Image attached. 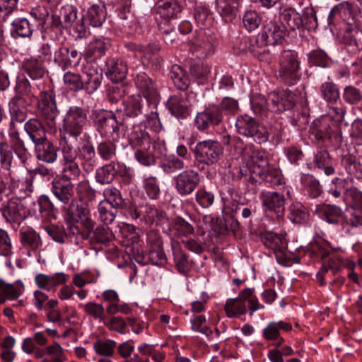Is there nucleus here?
<instances>
[{
  "label": "nucleus",
  "mask_w": 362,
  "mask_h": 362,
  "mask_svg": "<svg viewBox=\"0 0 362 362\" xmlns=\"http://www.w3.org/2000/svg\"><path fill=\"white\" fill-rule=\"evenodd\" d=\"M300 61L298 54L291 49L282 51L279 59V78L288 86L296 84L300 78Z\"/></svg>",
  "instance_id": "1"
},
{
  "label": "nucleus",
  "mask_w": 362,
  "mask_h": 362,
  "mask_svg": "<svg viewBox=\"0 0 362 362\" xmlns=\"http://www.w3.org/2000/svg\"><path fill=\"white\" fill-rule=\"evenodd\" d=\"M54 25L65 29H71L78 38L86 37L88 28L84 22L83 16L78 17V10L72 5H66L61 8L59 19L54 18Z\"/></svg>",
  "instance_id": "2"
},
{
  "label": "nucleus",
  "mask_w": 362,
  "mask_h": 362,
  "mask_svg": "<svg viewBox=\"0 0 362 362\" xmlns=\"http://www.w3.org/2000/svg\"><path fill=\"white\" fill-rule=\"evenodd\" d=\"M192 151L197 163L207 166L218 163L223 156V148L221 144L214 139H206L197 142Z\"/></svg>",
  "instance_id": "3"
},
{
  "label": "nucleus",
  "mask_w": 362,
  "mask_h": 362,
  "mask_svg": "<svg viewBox=\"0 0 362 362\" xmlns=\"http://www.w3.org/2000/svg\"><path fill=\"white\" fill-rule=\"evenodd\" d=\"M245 301L248 302L249 308L252 312L264 308L263 305H259L258 299L254 295L253 290L245 288L240 293L237 298L227 300L224 307L227 316L235 317L245 314L247 312Z\"/></svg>",
  "instance_id": "4"
},
{
  "label": "nucleus",
  "mask_w": 362,
  "mask_h": 362,
  "mask_svg": "<svg viewBox=\"0 0 362 362\" xmlns=\"http://www.w3.org/2000/svg\"><path fill=\"white\" fill-rule=\"evenodd\" d=\"M87 122L85 110L77 106H71L66 111L63 119L64 136L77 139L83 132Z\"/></svg>",
  "instance_id": "5"
},
{
  "label": "nucleus",
  "mask_w": 362,
  "mask_h": 362,
  "mask_svg": "<svg viewBox=\"0 0 362 362\" xmlns=\"http://www.w3.org/2000/svg\"><path fill=\"white\" fill-rule=\"evenodd\" d=\"M37 110L50 129H56L57 117L59 113L52 90H42L37 98Z\"/></svg>",
  "instance_id": "6"
},
{
  "label": "nucleus",
  "mask_w": 362,
  "mask_h": 362,
  "mask_svg": "<svg viewBox=\"0 0 362 362\" xmlns=\"http://www.w3.org/2000/svg\"><path fill=\"white\" fill-rule=\"evenodd\" d=\"M122 110H117L115 114L103 110L94 111L93 123L96 129L104 136H112L119 130V127L124 124L125 117H121Z\"/></svg>",
  "instance_id": "7"
},
{
  "label": "nucleus",
  "mask_w": 362,
  "mask_h": 362,
  "mask_svg": "<svg viewBox=\"0 0 362 362\" xmlns=\"http://www.w3.org/2000/svg\"><path fill=\"white\" fill-rule=\"evenodd\" d=\"M235 127L239 134L252 138L257 144H261L267 141L266 127L250 116L245 115L238 117Z\"/></svg>",
  "instance_id": "8"
},
{
  "label": "nucleus",
  "mask_w": 362,
  "mask_h": 362,
  "mask_svg": "<svg viewBox=\"0 0 362 362\" xmlns=\"http://www.w3.org/2000/svg\"><path fill=\"white\" fill-rule=\"evenodd\" d=\"M286 26L282 23L269 21L267 22L262 32L257 35L256 42L257 46L275 45L281 42L286 35Z\"/></svg>",
  "instance_id": "9"
},
{
  "label": "nucleus",
  "mask_w": 362,
  "mask_h": 362,
  "mask_svg": "<svg viewBox=\"0 0 362 362\" xmlns=\"http://www.w3.org/2000/svg\"><path fill=\"white\" fill-rule=\"evenodd\" d=\"M175 187L181 196L192 194L200 182L199 173L192 169L183 170L173 178Z\"/></svg>",
  "instance_id": "10"
},
{
  "label": "nucleus",
  "mask_w": 362,
  "mask_h": 362,
  "mask_svg": "<svg viewBox=\"0 0 362 362\" xmlns=\"http://www.w3.org/2000/svg\"><path fill=\"white\" fill-rule=\"evenodd\" d=\"M29 211L18 198H11L2 209V215L9 223L19 225L28 216Z\"/></svg>",
  "instance_id": "11"
},
{
  "label": "nucleus",
  "mask_w": 362,
  "mask_h": 362,
  "mask_svg": "<svg viewBox=\"0 0 362 362\" xmlns=\"http://www.w3.org/2000/svg\"><path fill=\"white\" fill-rule=\"evenodd\" d=\"M248 156L250 165L249 167L251 178L255 179V175H262L265 170H268L269 158L265 151L260 148H250L243 152V157Z\"/></svg>",
  "instance_id": "12"
},
{
  "label": "nucleus",
  "mask_w": 362,
  "mask_h": 362,
  "mask_svg": "<svg viewBox=\"0 0 362 362\" xmlns=\"http://www.w3.org/2000/svg\"><path fill=\"white\" fill-rule=\"evenodd\" d=\"M146 243L148 247V258L154 265H163L166 257L163 250V240L159 233L150 230L147 233Z\"/></svg>",
  "instance_id": "13"
},
{
  "label": "nucleus",
  "mask_w": 362,
  "mask_h": 362,
  "mask_svg": "<svg viewBox=\"0 0 362 362\" xmlns=\"http://www.w3.org/2000/svg\"><path fill=\"white\" fill-rule=\"evenodd\" d=\"M267 101L269 112H281L294 106L295 95L288 90H284L279 93L274 92L268 95Z\"/></svg>",
  "instance_id": "14"
},
{
  "label": "nucleus",
  "mask_w": 362,
  "mask_h": 362,
  "mask_svg": "<svg viewBox=\"0 0 362 362\" xmlns=\"http://www.w3.org/2000/svg\"><path fill=\"white\" fill-rule=\"evenodd\" d=\"M263 206L277 218H281L285 212L286 198L279 192H262L260 194Z\"/></svg>",
  "instance_id": "15"
},
{
  "label": "nucleus",
  "mask_w": 362,
  "mask_h": 362,
  "mask_svg": "<svg viewBox=\"0 0 362 362\" xmlns=\"http://www.w3.org/2000/svg\"><path fill=\"white\" fill-rule=\"evenodd\" d=\"M221 122L222 115L216 105L198 112L194 119L195 126L199 131H205L211 126H217Z\"/></svg>",
  "instance_id": "16"
},
{
  "label": "nucleus",
  "mask_w": 362,
  "mask_h": 362,
  "mask_svg": "<svg viewBox=\"0 0 362 362\" xmlns=\"http://www.w3.org/2000/svg\"><path fill=\"white\" fill-rule=\"evenodd\" d=\"M329 253L324 251L321 254V258L323 261L322 267L320 271L316 274V280L319 282L320 286L326 284L325 279L329 274L336 275L341 270V265L342 259L337 256L331 257L328 259Z\"/></svg>",
  "instance_id": "17"
},
{
  "label": "nucleus",
  "mask_w": 362,
  "mask_h": 362,
  "mask_svg": "<svg viewBox=\"0 0 362 362\" xmlns=\"http://www.w3.org/2000/svg\"><path fill=\"white\" fill-rule=\"evenodd\" d=\"M51 191L56 198L64 204H71L74 199V185L69 180L55 178L51 183Z\"/></svg>",
  "instance_id": "18"
},
{
  "label": "nucleus",
  "mask_w": 362,
  "mask_h": 362,
  "mask_svg": "<svg viewBox=\"0 0 362 362\" xmlns=\"http://www.w3.org/2000/svg\"><path fill=\"white\" fill-rule=\"evenodd\" d=\"M136 87L146 100H156L158 89L156 83L144 72H140L134 78Z\"/></svg>",
  "instance_id": "19"
},
{
  "label": "nucleus",
  "mask_w": 362,
  "mask_h": 362,
  "mask_svg": "<svg viewBox=\"0 0 362 362\" xmlns=\"http://www.w3.org/2000/svg\"><path fill=\"white\" fill-rule=\"evenodd\" d=\"M262 241L265 247L274 252L277 258L284 255L287 248V241L283 235L266 232L262 235Z\"/></svg>",
  "instance_id": "20"
},
{
  "label": "nucleus",
  "mask_w": 362,
  "mask_h": 362,
  "mask_svg": "<svg viewBox=\"0 0 362 362\" xmlns=\"http://www.w3.org/2000/svg\"><path fill=\"white\" fill-rule=\"evenodd\" d=\"M315 213L321 218L329 223L337 224L339 218H343L346 221L343 210L334 204H318L315 206Z\"/></svg>",
  "instance_id": "21"
},
{
  "label": "nucleus",
  "mask_w": 362,
  "mask_h": 362,
  "mask_svg": "<svg viewBox=\"0 0 362 362\" xmlns=\"http://www.w3.org/2000/svg\"><path fill=\"white\" fill-rule=\"evenodd\" d=\"M81 59V56L74 49L68 47H61L54 52V61L63 69L76 66Z\"/></svg>",
  "instance_id": "22"
},
{
  "label": "nucleus",
  "mask_w": 362,
  "mask_h": 362,
  "mask_svg": "<svg viewBox=\"0 0 362 362\" xmlns=\"http://www.w3.org/2000/svg\"><path fill=\"white\" fill-rule=\"evenodd\" d=\"M24 130L34 146L47 139L46 129L43 123L37 118H31L24 124Z\"/></svg>",
  "instance_id": "23"
},
{
  "label": "nucleus",
  "mask_w": 362,
  "mask_h": 362,
  "mask_svg": "<svg viewBox=\"0 0 362 362\" xmlns=\"http://www.w3.org/2000/svg\"><path fill=\"white\" fill-rule=\"evenodd\" d=\"M292 327L290 324L284 321L270 322L263 329V337L269 341H276V346H279L284 342L281 337V331H290Z\"/></svg>",
  "instance_id": "24"
},
{
  "label": "nucleus",
  "mask_w": 362,
  "mask_h": 362,
  "mask_svg": "<svg viewBox=\"0 0 362 362\" xmlns=\"http://www.w3.org/2000/svg\"><path fill=\"white\" fill-rule=\"evenodd\" d=\"M182 9L178 0H158L156 4V13L163 20H170L177 18Z\"/></svg>",
  "instance_id": "25"
},
{
  "label": "nucleus",
  "mask_w": 362,
  "mask_h": 362,
  "mask_svg": "<svg viewBox=\"0 0 362 362\" xmlns=\"http://www.w3.org/2000/svg\"><path fill=\"white\" fill-rule=\"evenodd\" d=\"M106 75L112 81L119 83L122 81L128 72L126 62L119 59H111L106 63Z\"/></svg>",
  "instance_id": "26"
},
{
  "label": "nucleus",
  "mask_w": 362,
  "mask_h": 362,
  "mask_svg": "<svg viewBox=\"0 0 362 362\" xmlns=\"http://www.w3.org/2000/svg\"><path fill=\"white\" fill-rule=\"evenodd\" d=\"M35 152L38 160L47 163H54L58 156V148L48 139L35 146Z\"/></svg>",
  "instance_id": "27"
},
{
  "label": "nucleus",
  "mask_w": 362,
  "mask_h": 362,
  "mask_svg": "<svg viewBox=\"0 0 362 362\" xmlns=\"http://www.w3.org/2000/svg\"><path fill=\"white\" fill-rule=\"evenodd\" d=\"M215 45L213 38L209 36L200 35L192 44L190 51L196 57L202 59L207 57L214 51Z\"/></svg>",
  "instance_id": "28"
},
{
  "label": "nucleus",
  "mask_w": 362,
  "mask_h": 362,
  "mask_svg": "<svg viewBox=\"0 0 362 362\" xmlns=\"http://www.w3.org/2000/svg\"><path fill=\"white\" fill-rule=\"evenodd\" d=\"M348 196L352 198L354 211L346 219V223L354 227L362 226V193L356 188H351L348 191Z\"/></svg>",
  "instance_id": "29"
},
{
  "label": "nucleus",
  "mask_w": 362,
  "mask_h": 362,
  "mask_svg": "<svg viewBox=\"0 0 362 362\" xmlns=\"http://www.w3.org/2000/svg\"><path fill=\"white\" fill-rule=\"evenodd\" d=\"M78 157L85 172H93L97 165L95 151L93 145L87 143L78 148Z\"/></svg>",
  "instance_id": "30"
},
{
  "label": "nucleus",
  "mask_w": 362,
  "mask_h": 362,
  "mask_svg": "<svg viewBox=\"0 0 362 362\" xmlns=\"http://www.w3.org/2000/svg\"><path fill=\"white\" fill-rule=\"evenodd\" d=\"M167 106L170 113L177 118L185 119L189 115L187 100L178 95H175L168 100Z\"/></svg>",
  "instance_id": "31"
},
{
  "label": "nucleus",
  "mask_w": 362,
  "mask_h": 362,
  "mask_svg": "<svg viewBox=\"0 0 362 362\" xmlns=\"http://www.w3.org/2000/svg\"><path fill=\"white\" fill-rule=\"evenodd\" d=\"M238 6L239 0H216V9L226 22L235 18Z\"/></svg>",
  "instance_id": "32"
},
{
  "label": "nucleus",
  "mask_w": 362,
  "mask_h": 362,
  "mask_svg": "<svg viewBox=\"0 0 362 362\" xmlns=\"http://www.w3.org/2000/svg\"><path fill=\"white\" fill-rule=\"evenodd\" d=\"M118 175L115 162L111 161L99 167L95 174V181L100 185H110L112 183Z\"/></svg>",
  "instance_id": "33"
},
{
  "label": "nucleus",
  "mask_w": 362,
  "mask_h": 362,
  "mask_svg": "<svg viewBox=\"0 0 362 362\" xmlns=\"http://www.w3.org/2000/svg\"><path fill=\"white\" fill-rule=\"evenodd\" d=\"M23 69L27 75L33 80L42 78L45 74L43 62L36 57H30L24 60Z\"/></svg>",
  "instance_id": "34"
},
{
  "label": "nucleus",
  "mask_w": 362,
  "mask_h": 362,
  "mask_svg": "<svg viewBox=\"0 0 362 362\" xmlns=\"http://www.w3.org/2000/svg\"><path fill=\"white\" fill-rule=\"evenodd\" d=\"M35 281L40 288L49 291L57 285L65 283L66 279L64 273H56L53 275L39 274L35 276Z\"/></svg>",
  "instance_id": "35"
},
{
  "label": "nucleus",
  "mask_w": 362,
  "mask_h": 362,
  "mask_svg": "<svg viewBox=\"0 0 362 362\" xmlns=\"http://www.w3.org/2000/svg\"><path fill=\"white\" fill-rule=\"evenodd\" d=\"M144 100L141 95H137L129 98L124 103V110L121 116L128 118H135L143 113Z\"/></svg>",
  "instance_id": "36"
},
{
  "label": "nucleus",
  "mask_w": 362,
  "mask_h": 362,
  "mask_svg": "<svg viewBox=\"0 0 362 362\" xmlns=\"http://www.w3.org/2000/svg\"><path fill=\"white\" fill-rule=\"evenodd\" d=\"M24 100L20 96H15L9 104V111L12 123H21L28 117V110L24 106Z\"/></svg>",
  "instance_id": "37"
},
{
  "label": "nucleus",
  "mask_w": 362,
  "mask_h": 362,
  "mask_svg": "<svg viewBox=\"0 0 362 362\" xmlns=\"http://www.w3.org/2000/svg\"><path fill=\"white\" fill-rule=\"evenodd\" d=\"M103 75L95 69H89L82 74L83 89L89 93H93L100 86Z\"/></svg>",
  "instance_id": "38"
},
{
  "label": "nucleus",
  "mask_w": 362,
  "mask_h": 362,
  "mask_svg": "<svg viewBox=\"0 0 362 362\" xmlns=\"http://www.w3.org/2000/svg\"><path fill=\"white\" fill-rule=\"evenodd\" d=\"M112 237V233L107 226H98L88 233L89 242L93 245H106Z\"/></svg>",
  "instance_id": "39"
},
{
  "label": "nucleus",
  "mask_w": 362,
  "mask_h": 362,
  "mask_svg": "<svg viewBox=\"0 0 362 362\" xmlns=\"http://www.w3.org/2000/svg\"><path fill=\"white\" fill-rule=\"evenodd\" d=\"M281 23H285L287 27L295 30L303 27L301 15L293 8H285L280 14Z\"/></svg>",
  "instance_id": "40"
},
{
  "label": "nucleus",
  "mask_w": 362,
  "mask_h": 362,
  "mask_svg": "<svg viewBox=\"0 0 362 362\" xmlns=\"http://www.w3.org/2000/svg\"><path fill=\"white\" fill-rule=\"evenodd\" d=\"M33 24L25 18H17L12 23L11 35L17 37H30L33 32Z\"/></svg>",
  "instance_id": "41"
},
{
  "label": "nucleus",
  "mask_w": 362,
  "mask_h": 362,
  "mask_svg": "<svg viewBox=\"0 0 362 362\" xmlns=\"http://www.w3.org/2000/svg\"><path fill=\"white\" fill-rule=\"evenodd\" d=\"M118 209L106 201H101L98 206V219L104 225L108 226L115 220Z\"/></svg>",
  "instance_id": "42"
},
{
  "label": "nucleus",
  "mask_w": 362,
  "mask_h": 362,
  "mask_svg": "<svg viewBox=\"0 0 362 362\" xmlns=\"http://www.w3.org/2000/svg\"><path fill=\"white\" fill-rule=\"evenodd\" d=\"M170 76L175 86L180 90H185L189 86V79L186 71L177 64L171 66Z\"/></svg>",
  "instance_id": "43"
},
{
  "label": "nucleus",
  "mask_w": 362,
  "mask_h": 362,
  "mask_svg": "<svg viewBox=\"0 0 362 362\" xmlns=\"http://www.w3.org/2000/svg\"><path fill=\"white\" fill-rule=\"evenodd\" d=\"M103 196L105 199L103 201H106L116 209H123L127 206V203L120 191L115 187L111 186L105 188L103 190Z\"/></svg>",
  "instance_id": "44"
},
{
  "label": "nucleus",
  "mask_w": 362,
  "mask_h": 362,
  "mask_svg": "<svg viewBox=\"0 0 362 362\" xmlns=\"http://www.w3.org/2000/svg\"><path fill=\"white\" fill-rule=\"evenodd\" d=\"M288 218L294 223H303L308 221L309 213L300 202H293L288 207Z\"/></svg>",
  "instance_id": "45"
},
{
  "label": "nucleus",
  "mask_w": 362,
  "mask_h": 362,
  "mask_svg": "<svg viewBox=\"0 0 362 362\" xmlns=\"http://www.w3.org/2000/svg\"><path fill=\"white\" fill-rule=\"evenodd\" d=\"M301 182L310 197L316 199L322 193V187L314 176L309 174L304 175L301 177Z\"/></svg>",
  "instance_id": "46"
},
{
  "label": "nucleus",
  "mask_w": 362,
  "mask_h": 362,
  "mask_svg": "<svg viewBox=\"0 0 362 362\" xmlns=\"http://www.w3.org/2000/svg\"><path fill=\"white\" fill-rule=\"evenodd\" d=\"M98 155L104 161H112L117 154V145L110 140H105L98 144Z\"/></svg>",
  "instance_id": "47"
},
{
  "label": "nucleus",
  "mask_w": 362,
  "mask_h": 362,
  "mask_svg": "<svg viewBox=\"0 0 362 362\" xmlns=\"http://www.w3.org/2000/svg\"><path fill=\"white\" fill-rule=\"evenodd\" d=\"M352 15V6L349 1H343L336 5L328 16L329 23H332L334 19L339 16L342 20H348Z\"/></svg>",
  "instance_id": "48"
},
{
  "label": "nucleus",
  "mask_w": 362,
  "mask_h": 362,
  "mask_svg": "<svg viewBox=\"0 0 362 362\" xmlns=\"http://www.w3.org/2000/svg\"><path fill=\"white\" fill-rule=\"evenodd\" d=\"M86 18L93 27H100L106 18V12L103 6L93 5L87 11Z\"/></svg>",
  "instance_id": "49"
},
{
  "label": "nucleus",
  "mask_w": 362,
  "mask_h": 362,
  "mask_svg": "<svg viewBox=\"0 0 362 362\" xmlns=\"http://www.w3.org/2000/svg\"><path fill=\"white\" fill-rule=\"evenodd\" d=\"M117 343L112 339H98L93 344V349L98 355L110 357L114 355Z\"/></svg>",
  "instance_id": "50"
},
{
  "label": "nucleus",
  "mask_w": 362,
  "mask_h": 362,
  "mask_svg": "<svg viewBox=\"0 0 362 362\" xmlns=\"http://www.w3.org/2000/svg\"><path fill=\"white\" fill-rule=\"evenodd\" d=\"M322 98L329 103H334L339 99V90L337 85L332 82H325L320 86Z\"/></svg>",
  "instance_id": "51"
},
{
  "label": "nucleus",
  "mask_w": 362,
  "mask_h": 362,
  "mask_svg": "<svg viewBox=\"0 0 362 362\" xmlns=\"http://www.w3.org/2000/svg\"><path fill=\"white\" fill-rule=\"evenodd\" d=\"M315 162L317 168L323 170L325 175H331L334 174V168L331 165L332 160L326 150H320L316 153Z\"/></svg>",
  "instance_id": "52"
},
{
  "label": "nucleus",
  "mask_w": 362,
  "mask_h": 362,
  "mask_svg": "<svg viewBox=\"0 0 362 362\" xmlns=\"http://www.w3.org/2000/svg\"><path fill=\"white\" fill-rule=\"evenodd\" d=\"M20 239L25 247H29L32 250H36L41 245V240L39 235L31 228L21 230Z\"/></svg>",
  "instance_id": "53"
},
{
  "label": "nucleus",
  "mask_w": 362,
  "mask_h": 362,
  "mask_svg": "<svg viewBox=\"0 0 362 362\" xmlns=\"http://www.w3.org/2000/svg\"><path fill=\"white\" fill-rule=\"evenodd\" d=\"M21 293L13 284H6L0 278V304L4 303L6 300H13L18 298Z\"/></svg>",
  "instance_id": "54"
},
{
  "label": "nucleus",
  "mask_w": 362,
  "mask_h": 362,
  "mask_svg": "<svg viewBox=\"0 0 362 362\" xmlns=\"http://www.w3.org/2000/svg\"><path fill=\"white\" fill-rule=\"evenodd\" d=\"M71 137L64 136L63 144L62 146V161L71 162L76 161L78 156V148H74L71 141Z\"/></svg>",
  "instance_id": "55"
},
{
  "label": "nucleus",
  "mask_w": 362,
  "mask_h": 362,
  "mask_svg": "<svg viewBox=\"0 0 362 362\" xmlns=\"http://www.w3.org/2000/svg\"><path fill=\"white\" fill-rule=\"evenodd\" d=\"M268 170H265L262 175H255L260 179L271 184L272 187L279 186L282 184L283 180L279 170L273 165H270Z\"/></svg>",
  "instance_id": "56"
},
{
  "label": "nucleus",
  "mask_w": 362,
  "mask_h": 362,
  "mask_svg": "<svg viewBox=\"0 0 362 362\" xmlns=\"http://www.w3.org/2000/svg\"><path fill=\"white\" fill-rule=\"evenodd\" d=\"M251 108L254 113L262 118L268 116L269 108L267 105V98L264 96L258 95L252 98Z\"/></svg>",
  "instance_id": "57"
},
{
  "label": "nucleus",
  "mask_w": 362,
  "mask_h": 362,
  "mask_svg": "<svg viewBox=\"0 0 362 362\" xmlns=\"http://www.w3.org/2000/svg\"><path fill=\"white\" fill-rule=\"evenodd\" d=\"M189 71L191 75L198 80L199 83H204L210 72L208 66L200 61L192 64Z\"/></svg>",
  "instance_id": "58"
},
{
  "label": "nucleus",
  "mask_w": 362,
  "mask_h": 362,
  "mask_svg": "<svg viewBox=\"0 0 362 362\" xmlns=\"http://www.w3.org/2000/svg\"><path fill=\"white\" fill-rule=\"evenodd\" d=\"M103 324L109 330L117 332L120 334H125L128 332L127 323L122 317L113 316L110 319L106 317Z\"/></svg>",
  "instance_id": "59"
},
{
  "label": "nucleus",
  "mask_w": 362,
  "mask_h": 362,
  "mask_svg": "<svg viewBox=\"0 0 362 362\" xmlns=\"http://www.w3.org/2000/svg\"><path fill=\"white\" fill-rule=\"evenodd\" d=\"M346 184L347 181L345 179L335 178L329 185L327 194L334 199L340 198L343 193L348 195V191L351 188H346Z\"/></svg>",
  "instance_id": "60"
},
{
  "label": "nucleus",
  "mask_w": 362,
  "mask_h": 362,
  "mask_svg": "<svg viewBox=\"0 0 362 362\" xmlns=\"http://www.w3.org/2000/svg\"><path fill=\"white\" fill-rule=\"evenodd\" d=\"M129 141L134 147L140 148L148 149L151 145L149 134L142 130L132 132Z\"/></svg>",
  "instance_id": "61"
},
{
  "label": "nucleus",
  "mask_w": 362,
  "mask_h": 362,
  "mask_svg": "<svg viewBox=\"0 0 362 362\" xmlns=\"http://www.w3.org/2000/svg\"><path fill=\"white\" fill-rule=\"evenodd\" d=\"M143 187L147 196L151 199H157L160 193L158 181L156 177L149 176L144 179Z\"/></svg>",
  "instance_id": "62"
},
{
  "label": "nucleus",
  "mask_w": 362,
  "mask_h": 362,
  "mask_svg": "<svg viewBox=\"0 0 362 362\" xmlns=\"http://www.w3.org/2000/svg\"><path fill=\"white\" fill-rule=\"evenodd\" d=\"M344 100L349 105H357L362 101V90L354 86H347L342 93Z\"/></svg>",
  "instance_id": "63"
},
{
  "label": "nucleus",
  "mask_w": 362,
  "mask_h": 362,
  "mask_svg": "<svg viewBox=\"0 0 362 362\" xmlns=\"http://www.w3.org/2000/svg\"><path fill=\"white\" fill-rule=\"evenodd\" d=\"M344 39L346 45L354 46L356 50L362 49V30L358 28L347 30Z\"/></svg>",
  "instance_id": "64"
}]
</instances>
